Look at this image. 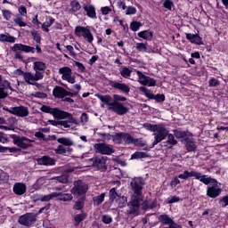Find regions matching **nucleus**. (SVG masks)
Returning <instances> with one entry per match:
<instances>
[{"label": "nucleus", "instance_id": "obj_1", "mask_svg": "<svg viewBox=\"0 0 228 228\" xmlns=\"http://www.w3.org/2000/svg\"><path fill=\"white\" fill-rule=\"evenodd\" d=\"M133 195L131 200L128 203L129 215H138V209H140V203L143 200V186L145 185V180L142 177H134L130 183Z\"/></svg>", "mask_w": 228, "mask_h": 228}, {"label": "nucleus", "instance_id": "obj_2", "mask_svg": "<svg viewBox=\"0 0 228 228\" xmlns=\"http://www.w3.org/2000/svg\"><path fill=\"white\" fill-rule=\"evenodd\" d=\"M33 69L35 70V74L31 72H28L24 74V81L27 85H32L33 86H37L38 83L37 81H40L44 79V72H45V69H47V65L44 61H35L33 62Z\"/></svg>", "mask_w": 228, "mask_h": 228}, {"label": "nucleus", "instance_id": "obj_3", "mask_svg": "<svg viewBox=\"0 0 228 228\" xmlns=\"http://www.w3.org/2000/svg\"><path fill=\"white\" fill-rule=\"evenodd\" d=\"M144 127H146L148 131H151L153 133V147L158 145V143H160V142H163V140L167 138V134H168V130L165 127L164 125H151L147 123L144 125Z\"/></svg>", "mask_w": 228, "mask_h": 228}, {"label": "nucleus", "instance_id": "obj_4", "mask_svg": "<svg viewBox=\"0 0 228 228\" xmlns=\"http://www.w3.org/2000/svg\"><path fill=\"white\" fill-rule=\"evenodd\" d=\"M62 117H54L58 120H49L52 126H61L64 129H69L71 127L72 124L77 126V119L74 116L67 111L62 110Z\"/></svg>", "mask_w": 228, "mask_h": 228}, {"label": "nucleus", "instance_id": "obj_5", "mask_svg": "<svg viewBox=\"0 0 228 228\" xmlns=\"http://www.w3.org/2000/svg\"><path fill=\"white\" fill-rule=\"evenodd\" d=\"M12 53H14V58L16 60H24L22 56V53H35V47L22 45V44H15L12 47H11Z\"/></svg>", "mask_w": 228, "mask_h": 228}, {"label": "nucleus", "instance_id": "obj_6", "mask_svg": "<svg viewBox=\"0 0 228 228\" xmlns=\"http://www.w3.org/2000/svg\"><path fill=\"white\" fill-rule=\"evenodd\" d=\"M88 191V185L85 183V182L81 180H77L74 182L73 188L71 189V193L76 195V197H81V195H85Z\"/></svg>", "mask_w": 228, "mask_h": 228}, {"label": "nucleus", "instance_id": "obj_7", "mask_svg": "<svg viewBox=\"0 0 228 228\" xmlns=\"http://www.w3.org/2000/svg\"><path fill=\"white\" fill-rule=\"evenodd\" d=\"M36 223L37 215L33 213L24 214L18 218V224H20V225H23L24 227H31V225Z\"/></svg>", "mask_w": 228, "mask_h": 228}, {"label": "nucleus", "instance_id": "obj_8", "mask_svg": "<svg viewBox=\"0 0 228 228\" xmlns=\"http://www.w3.org/2000/svg\"><path fill=\"white\" fill-rule=\"evenodd\" d=\"M108 110L120 116L129 113V108L120 102H111V103H109Z\"/></svg>", "mask_w": 228, "mask_h": 228}, {"label": "nucleus", "instance_id": "obj_9", "mask_svg": "<svg viewBox=\"0 0 228 228\" xmlns=\"http://www.w3.org/2000/svg\"><path fill=\"white\" fill-rule=\"evenodd\" d=\"M94 152H96L97 154H103L106 156H110L113 154V152H115L112 146L108 145L104 142L94 143Z\"/></svg>", "mask_w": 228, "mask_h": 228}, {"label": "nucleus", "instance_id": "obj_10", "mask_svg": "<svg viewBox=\"0 0 228 228\" xmlns=\"http://www.w3.org/2000/svg\"><path fill=\"white\" fill-rule=\"evenodd\" d=\"M5 111L12 113V115H15L16 117H28L29 115V109L25 106H18V107H11V108H4Z\"/></svg>", "mask_w": 228, "mask_h": 228}, {"label": "nucleus", "instance_id": "obj_11", "mask_svg": "<svg viewBox=\"0 0 228 228\" xmlns=\"http://www.w3.org/2000/svg\"><path fill=\"white\" fill-rule=\"evenodd\" d=\"M59 74H61L63 81H67L68 83H70V85H74V83H76V78L72 77V69L67 66L62 67L59 69Z\"/></svg>", "mask_w": 228, "mask_h": 228}, {"label": "nucleus", "instance_id": "obj_12", "mask_svg": "<svg viewBox=\"0 0 228 228\" xmlns=\"http://www.w3.org/2000/svg\"><path fill=\"white\" fill-rule=\"evenodd\" d=\"M75 34L77 37H81V34H82V37L86 38V40H87L89 44H92L94 42V35H92V32L85 27H82V26L76 27Z\"/></svg>", "mask_w": 228, "mask_h": 228}, {"label": "nucleus", "instance_id": "obj_13", "mask_svg": "<svg viewBox=\"0 0 228 228\" xmlns=\"http://www.w3.org/2000/svg\"><path fill=\"white\" fill-rule=\"evenodd\" d=\"M33 142L34 140L28 139L27 137L21 136H15L13 138V143L17 145L18 147H20V149H28V147H33Z\"/></svg>", "mask_w": 228, "mask_h": 228}, {"label": "nucleus", "instance_id": "obj_14", "mask_svg": "<svg viewBox=\"0 0 228 228\" xmlns=\"http://www.w3.org/2000/svg\"><path fill=\"white\" fill-rule=\"evenodd\" d=\"M82 8L86 13V16L89 17V19L95 20L97 19V12L95 10V6L91 4H84L82 5Z\"/></svg>", "mask_w": 228, "mask_h": 228}, {"label": "nucleus", "instance_id": "obj_15", "mask_svg": "<svg viewBox=\"0 0 228 228\" xmlns=\"http://www.w3.org/2000/svg\"><path fill=\"white\" fill-rule=\"evenodd\" d=\"M41 111H43L44 113H50L51 115H53V117H63V115H65V113L63 112V110L58 109V108H51L49 106L46 105H43L41 107Z\"/></svg>", "mask_w": 228, "mask_h": 228}, {"label": "nucleus", "instance_id": "obj_16", "mask_svg": "<svg viewBox=\"0 0 228 228\" xmlns=\"http://www.w3.org/2000/svg\"><path fill=\"white\" fill-rule=\"evenodd\" d=\"M109 85L112 88H116V90H120L124 94H129V92H131V88H129V86H126L125 83H118V82L110 80L109 82Z\"/></svg>", "mask_w": 228, "mask_h": 228}, {"label": "nucleus", "instance_id": "obj_17", "mask_svg": "<svg viewBox=\"0 0 228 228\" xmlns=\"http://www.w3.org/2000/svg\"><path fill=\"white\" fill-rule=\"evenodd\" d=\"M53 95L56 97V99H64L69 95H72V93L65 90L63 87L56 86L53 88Z\"/></svg>", "mask_w": 228, "mask_h": 228}, {"label": "nucleus", "instance_id": "obj_18", "mask_svg": "<svg viewBox=\"0 0 228 228\" xmlns=\"http://www.w3.org/2000/svg\"><path fill=\"white\" fill-rule=\"evenodd\" d=\"M37 165H44L45 167H54L56 165V159L47 155H45L37 159Z\"/></svg>", "mask_w": 228, "mask_h": 228}, {"label": "nucleus", "instance_id": "obj_19", "mask_svg": "<svg viewBox=\"0 0 228 228\" xmlns=\"http://www.w3.org/2000/svg\"><path fill=\"white\" fill-rule=\"evenodd\" d=\"M220 193H222V189L218 187V185H212L207 188V195L210 197V199L220 197Z\"/></svg>", "mask_w": 228, "mask_h": 228}, {"label": "nucleus", "instance_id": "obj_20", "mask_svg": "<svg viewBox=\"0 0 228 228\" xmlns=\"http://www.w3.org/2000/svg\"><path fill=\"white\" fill-rule=\"evenodd\" d=\"M159 220L162 222V224H165V225H169L170 228H183L181 225L175 224L174 219L170 218L167 215H161L159 216Z\"/></svg>", "mask_w": 228, "mask_h": 228}, {"label": "nucleus", "instance_id": "obj_21", "mask_svg": "<svg viewBox=\"0 0 228 228\" xmlns=\"http://www.w3.org/2000/svg\"><path fill=\"white\" fill-rule=\"evenodd\" d=\"M93 167L98 168V170H106V159L104 157H96L92 159Z\"/></svg>", "mask_w": 228, "mask_h": 228}, {"label": "nucleus", "instance_id": "obj_22", "mask_svg": "<svg viewBox=\"0 0 228 228\" xmlns=\"http://www.w3.org/2000/svg\"><path fill=\"white\" fill-rule=\"evenodd\" d=\"M12 191L13 193H15V195H20V196L24 195V193H26L27 191L26 183H14L12 187Z\"/></svg>", "mask_w": 228, "mask_h": 228}, {"label": "nucleus", "instance_id": "obj_23", "mask_svg": "<svg viewBox=\"0 0 228 228\" xmlns=\"http://www.w3.org/2000/svg\"><path fill=\"white\" fill-rule=\"evenodd\" d=\"M174 134L175 138L178 140H184V142H188L192 136L191 133L182 130H174Z\"/></svg>", "mask_w": 228, "mask_h": 228}, {"label": "nucleus", "instance_id": "obj_24", "mask_svg": "<svg viewBox=\"0 0 228 228\" xmlns=\"http://www.w3.org/2000/svg\"><path fill=\"white\" fill-rule=\"evenodd\" d=\"M195 179H198L200 181V183H203L204 184H209V183H216V180L211 179V177H208L206 175H202L201 173H199L195 171L194 173Z\"/></svg>", "mask_w": 228, "mask_h": 228}, {"label": "nucleus", "instance_id": "obj_25", "mask_svg": "<svg viewBox=\"0 0 228 228\" xmlns=\"http://www.w3.org/2000/svg\"><path fill=\"white\" fill-rule=\"evenodd\" d=\"M187 40H190L191 44H196L197 45H203L204 43H202V37H200L197 34H186Z\"/></svg>", "mask_w": 228, "mask_h": 228}, {"label": "nucleus", "instance_id": "obj_26", "mask_svg": "<svg viewBox=\"0 0 228 228\" xmlns=\"http://www.w3.org/2000/svg\"><path fill=\"white\" fill-rule=\"evenodd\" d=\"M55 199L61 200L62 202H69L72 200L73 197L70 193L55 192Z\"/></svg>", "mask_w": 228, "mask_h": 228}, {"label": "nucleus", "instance_id": "obj_27", "mask_svg": "<svg viewBox=\"0 0 228 228\" xmlns=\"http://www.w3.org/2000/svg\"><path fill=\"white\" fill-rule=\"evenodd\" d=\"M15 37L10 36V34H1L0 42H9V44H15Z\"/></svg>", "mask_w": 228, "mask_h": 228}, {"label": "nucleus", "instance_id": "obj_28", "mask_svg": "<svg viewBox=\"0 0 228 228\" xmlns=\"http://www.w3.org/2000/svg\"><path fill=\"white\" fill-rule=\"evenodd\" d=\"M122 194L118 193V190L117 187L111 188L109 191L110 200L113 202V200H117Z\"/></svg>", "mask_w": 228, "mask_h": 228}, {"label": "nucleus", "instance_id": "obj_29", "mask_svg": "<svg viewBox=\"0 0 228 228\" xmlns=\"http://www.w3.org/2000/svg\"><path fill=\"white\" fill-rule=\"evenodd\" d=\"M58 143H61V145H65L66 147H71L74 145V142L70 138L61 137L57 139Z\"/></svg>", "mask_w": 228, "mask_h": 228}, {"label": "nucleus", "instance_id": "obj_30", "mask_svg": "<svg viewBox=\"0 0 228 228\" xmlns=\"http://www.w3.org/2000/svg\"><path fill=\"white\" fill-rule=\"evenodd\" d=\"M96 97L98 99H100V101H102V102H104L105 104H107V106H109L110 108V104H111V101H112V98L110 95L109 94H106V95H103V94H96Z\"/></svg>", "mask_w": 228, "mask_h": 228}, {"label": "nucleus", "instance_id": "obj_31", "mask_svg": "<svg viewBox=\"0 0 228 228\" xmlns=\"http://www.w3.org/2000/svg\"><path fill=\"white\" fill-rule=\"evenodd\" d=\"M85 218H86V214L81 213V214L75 215L74 223H73L75 227H77V225H79V224H81V222H83Z\"/></svg>", "mask_w": 228, "mask_h": 228}, {"label": "nucleus", "instance_id": "obj_32", "mask_svg": "<svg viewBox=\"0 0 228 228\" xmlns=\"http://www.w3.org/2000/svg\"><path fill=\"white\" fill-rule=\"evenodd\" d=\"M70 12L72 13H77V12H79V10H81V4H79L77 2V0H73L70 2Z\"/></svg>", "mask_w": 228, "mask_h": 228}, {"label": "nucleus", "instance_id": "obj_33", "mask_svg": "<svg viewBox=\"0 0 228 228\" xmlns=\"http://www.w3.org/2000/svg\"><path fill=\"white\" fill-rule=\"evenodd\" d=\"M137 35L140 38H143V40H152V32L149 30L141 31Z\"/></svg>", "mask_w": 228, "mask_h": 228}, {"label": "nucleus", "instance_id": "obj_34", "mask_svg": "<svg viewBox=\"0 0 228 228\" xmlns=\"http://www.w3.org/2000/svg\"><path fill=\"white\" fill-rule=\"evenodd\" d=\"M186 144V151H188V152H195V151H197V144L195 143V142L193 141H185Z\"/></svg>", "mask_w": 228, "mask_h": 228}, {"label": "nucleus", "instance_id": "obj_35", "mask_svg": "<svg viewBox=\"0 0 228 228\" xmlns=\"http://www.w3.org/2000/svg\"><path fill=\"white\" fill-rule=\"evenodd\" d=\"M190 177H195V171L190 172L188 170H185L183 171V173L178 175L179 179H183V180L190 179Z\"/></svg>", "mask_w": 228, "mask_h": 228}, {"label": "nucleus", "instance_id": "obj_36", "mask_svg": "<svg viewBox=\"0 0 228 228\" xmlns=\"http://www.w3.org/2000/svg\"><path fill=\"white\" fill-rule=\"evenodd\" d=\"M167 140L166 142V147H168V145H177V140H175V134H168V131H167Z\"/></svg>", "mask_w": 228, "mask_h": 228}, {"label": "nucleus", "instance_id": "obj_37", "mask_svg": "<svg viewBox=\"0 0 228 228\" xmlns=\"http://www.w3.org/2000/svg\"><path fill=\"white\" fill-rule=\"evenodd\" d=\"M54 24V19L53 17H49V21H46L42 24L43 31L45 33H49V28H51Z\"/></svg>", "mask_w": 228, "mask_h": 228}, {"label": "nucleus", "instance_id": "obj_38", "mask_svg": "<svg viewBox=\"0 0 228 228\" xmlns=\"http://www.w3.org/2000/svg\"><path fill=\"white\" fill-rule=\"evenodd\" d=\"M104 197H106V193H102L99 196H95L93 198L94 205V206H101L102 202H104Z\"/></svg>", "mask_w": 228, "mask_h": 228}, {"label": "nucleus", "instance_id": "obj_39", "mask_svg": "<svg viewBox=\"0 0 228 228\" xmlns=\"http://www.w3.org/2000/svg\"><path fill=\"white\" fill-rule=\"evenodd\" d=\"M116 203L118 204V208H126V206H127V198L121 195L116 200Z\"/></svg>", "mask_w": 228, "mask_h": 228}, {"label": "nucleus", "instance_id": "obj_40", "mask_svg": "<svg viewBox=\"0 0 228 228\" xmlns=\"http://www.w3.org/2000/svg\"><path fill=\"white\" fill-rule=\"evenodd\" d=\"M123 142H125V143L129 144V143H136L138 141H136L135 138H133L131 134L123 133Z\"/></svg>", "mask_w": 228, "mask_h": 228}, {"label": "nucleus", "instance_id": "obj_41", "mask_svg": "<svg viewBox=\"0 0 228 228\" xmlns=\"http://www.w3.org/2000/svg\"><path fill=\"white\" fill-rule=\"evenodd\" d=\"M143 158H149V154L143 151H135L132 156L131 159H142Z\"/></svg>", "mask_w": 228, "mask_h": 228}, {"label": "nucleus", "instance_id": "obj_42", "mask_svg": "<svg viewBox=\"0 0 228 228\" xmlns=\"http://www.w3.org/2000/svg\"><path fill=\"white\" fill-rule=\"evenodd\" d=\"M131 72L133 71L127 67H123L120 69V74L122 77H125V79H128L131 77Z\"/></svg>", "mask_w": 228, "mask_h": 228}, {"label": "nucleus", "instance_id": "obj_43", "mask_svg": "<svg viewBox=\"0 0 228 228\" xmlns=\"http://www.w3.org/2000/svg\"><path fill=\"white\" fill-rule=\"evenodd\" d=\"M55 192H52L50 194H46L45 196H41L38 200H40L41 202H49V200H53V199H56L55 198Z\"/></svg>", "mask_w": 228, "mask_h": 228}, {"label": "nucleus", "instance_id": "obj_44", "mask_svg": "<svg viewBox=\"0 0 228 228\" xmlns=\"http://www.w3.org/2000/svg\"><path fill=\"white\" fill-rule=\"evenodd\" d=\"M139 90L140 92H142V94H144L145 97H148V99H154V94H152L151 90L147 89V87L141 86Z\"/></svg>", "mask_w": 228, "mask_h": 228}, {"label": "nucleus", "instance_id": "obj_45", "mask_svg": "<svg viewBox=\"0 0 228 228\" xmlns=\"http://www.w3.org/2000/svg\"><path fill=\"white\" fill-rule=\"evenodd\" d=\"M52 179H55L58 183H61V184H67L69 183V175H62L61 176H55Z\"/></svg>", "mask_w": 228, "mask_h": 228}, {"label": "nucleus", "instance_id": "obj_46", "mask_svg": "<svg viewBox=\"0 0 228 228\" xmlns=\"http://www.w3.org/2000/svg\"><path fill=\"white\" fill-rule=\"evenodd\" d=\"M124 138V133H118L112 135V140L114 143H122Z\"/></svg>", "mask_w": 228, "mask_h": 228}, {"label": "nucleus", "instance_id": "obj_47", "mask_svg": "<svg viewBox=\"0 0 228 228\" xmlns=\"http://www.w3.org/2000/svg\"><path fill=\"white\" fill-rule=\"evenodd\" d=\"M33 40H35V42H37V44H40V42L42 41V37L40 36V33H38V31L32 29L30 31Z\"/></svg>", "mask_w": 228, "mask_h": 228}, {"label": "nucleus", "instance_id": "obj_48", "mask_svg": "<svg viewBox=\"0 0 228 228\" xmlns=\"http://www.w3.org/2000/svg\"><path fill=\"white\" fill-rule=\"evenodd\" d=\"M137 76H138V83H140V85H145L147 78L149 77L145 76V74H143L141 71H137Z\"/></svg>", "mask_w": 228, "mask_h": 228}, {"label": "nucleus", "instance_id": "obj_49", "mask_svg": "<svg viewBox=\"0 0 228 228\" xmlns=\"http://www.w3.org/2000/svg\"><path fill=\"white\" fill-rule=\"evenodd\" d=\"M126 10V15H136V7L134 6H127Z\"/></svg>", "mask_w": 228, "mask_h": 228}, {"label": "nucleus", "instance_id": "obj_50", "mask_svg": "<svg viewBox=\"0 0 228 228\" xmlns=\"http://www.w3.org/2000/svg\"><path fill=\"white\" fill-rule=\"evenodd\" d=\"M140 28H142V23L139 21H133L130 24V29H132V31H138Z\"/></svg>", "mask_w": 228, "mask_h": 228}, {"label": "nucleus", "instance_id": "obj_51", "mask_svg": "<svg viewBox=\"0 0 228 228\" xmlns=\"http://www.w3.org/2000/svg\"><path fill=\"white\" fill-rule=\"evenodd\" d=\"M135 47L141 53H147V45L143 43H136Z\"/></svg>", "mask_w": 228, "mask_h": 228}, {"label": "nucleus", "instance_id": "obj_52", "mask_svg": "<svg viewBox=\"0 0 228 228\" xmlns=\"http://www.w3.org/2000/svg\"><path fill=\"white\" fill-rule=\"evenodd\" d=\"M102 222L106 224H111L113 222V217L110 215H103L102 216Z\"/></svg>", "mask_w": 228, "mask_h": 228}, {"label": "nucleus", "instance_id": "obj_53", "mask_svg": "<svg viewBox=\"0 0 228 228\" xmlns=\"http://www.w3.org/2000/svg\"><path fill=\"white\" fill-rule=\"evenodd\" d=\"M6 151H9V152H17V151H19V149H17L15 147L0 146V152H6Z\"/></svg>", "mask_w": 228, "mask_h": 228}, {"label": "nucleus", "instance_id": "obj_54", "mask_svg": "<svg viewBox=\"0 0 228 228\" xmlns=\"http://www.w3.org/2000/svg\"><path fill=\"white\" fill-rule=\"evenodd\" d=\"M143 86H156V80L154 78H151L150 77H148Z\"/></svg>", "mask_w": 228, "mask_h": 228}, {"label": "nucleus", "instance_id": "obj_55", "mask_svg": "<svg viewBox=\"0 0 228 228\" xmlns=\"http://www.w3.org/2000/svg\"><path fill=\"white\" fill-rule=\"evenodd\" d=\"M219 204H220L221 208H227V206H228V195L220 199L219 200Z\"/></svg>", "mask_w": 228, "mask_h": 228}, {"label": "nucleus", "instance_id": "obj_56", "mask_svg": "<svg viewBox=\"0 0 228 228\" xmlns=\"http://www.w3.org/2000/svg\"><path fill=\"white\" fill-rule=\"evenodd\" d=\"M56 154H67V150L63 147V145L60 144L55 149Z\"/></svg>", "mask_w": 228, "mask_h": 228}, {"label": "nucleus", "instance_id": "obj_57", "mask_svg": "<svg viewBox=\"0 0 228 228\" xmlns=\"http://www.w3.org/2000/svg\"><path fill=\"white\" fill-rule=\"evenodd\" d=\"M102 142H110V140H113V135L110 134H100Z\"/></svg>", "mask_w": 228, "mask_h": 228}, {"label": "nucleus", "instance_id": "obj_58", "mask_svg": "<svg viewBox=\"0 0 228 228\" xmlns=\"http://www.w3.org/2000/svg\"><path fill=\"white\" fill-rule=\"evenodd\" d=\"M13 21L17 26H20V28H26L27 26L26 22L22 21V18H15Z\"/></svg>", "mask_w": 228, "mask_h": 228}, {"label": "nucleus", "instance_id": "obj_59", "mask_svg": "<svg viewBox=\"0 0 228 228\" xmlns=\"http://www.w3.org/2000/svg\"><path fill=\"white\" fill-rule=\"evenodd\" d=\"M163 6L167 10H172V6H174V3L172 2V0H164Z\"/></svg>", "mask_w": 228, "mask_h": 228}, {"label": "nucleus", "instance_id": "obj_60", "mask_svg": "<svg viewBox=\"0 0 228 228\" xmlns=\"http://www.w3.org/2000/svg\"><path fill=\"white\" fill-rule=\"evenodd\" d=\"M9 179H10V175H8V173H4V172L0 173V181L6 183L9 181Z\"/></svg>", "mask_w": 228, "mask_h": 228}, {"label": "nucleus", "instance_id": "obj_61", "mask_svg": "<svg viewBox=\"0 0 228 228\" xmlns=\"http://www.w3.org/2000/svg\"><path fill=\"white\" fill-rule=\"evenodd\" d=\"M153 99L157 102H164V101H165V94L153 95Z\"/></svg>", "mask_w": 228, "mask_h": 228}, {"label": "nucleus", "instance_id": "obj_62", "mask_svg": "<svg viewBox=\"0 0 228 228\" xmlns=\"http://www.w3.org/2000/svg\"><path fill=\"white\" fill-rule=\"evenodd\" d=\"M117 4L119 10H126L127 8V6H126V0H118Z\"/></svg>", "mask_w": 228, "mask_h": 228}, {"label": "nucleus", "instance_id": "obj_63", "mask_svg": "<svg viewBox=\"0 0 228 228\" xmlns=\"http://www.w3.org/2000/svg\"><path fill=\"white\" fill-rule=\"evenodd\" d=\"M83 208H85V202H83V200H78L75 203L74 205V209H83Z\"/></svg>", "mask_w": 228, "mask_h": 228}, {"label": "nucleus", "instance_id": "obj_64", "mask_svg": "<svg viewBox=\"0 0 228 228\" xmlns=\"http://www.w3.org/2000/svg\"><path fill=\"white\" fill-rule=\"evenodd\" d=\"M102 15H109L111 13V9L110 6H104L101 8Z\"/></svg>", "mask_w": 228, "mask_h": 228}]
</instances>
